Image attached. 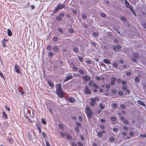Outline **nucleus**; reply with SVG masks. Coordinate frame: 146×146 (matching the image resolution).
I'll list each match as a JSON object with an SVG mask.
<instances>
[{
  "label": "nucleus",
  "instance_id": "nucleus-57",
  "mask_svg": "<svg viewBox=\"0 0 146 146\" xmlns=\"http://www.w3.org/2000/svg\"><path fill=\"white\" fill-rule=\"evenodd\" d=\"M91 43L93 45H94L95 46H96V43L95 42H91Z\"/></svg>",
  "mask_w": 146,
  "mask_h": 146
},
{
  "label": "nucleus",
  "instance_id": "nucleus-46",
  "mask_svg": "<svg viewBox=\"0 0 146 146\" xmlns=\"http://www.w3.org/2000/svg\"><path fill=\"white\" fill-rule=\"evenodd\" d=\"M53 40L54 41H56L58 40V38L56 37H54L53 38Z\"/></svg>",
  "mask_w": 146,
  "mask_h": 146
},
{
  "label": "nucleus",
  "instance_id": "nucleus-3",
  "mask_svg": "<svg viewBox=\"0 0 146 146\" xmlns=\"http://www.w3.org/2000/svg\"><path fill=\"white\" fill-rule=\"evenodd\" d=\"M14 70L15 72L18 74L20 73L21 72V70L18 65L16 64L15 65Z\"/></svg>",
  "mask_w": 146,
  "mask_h": 146
},
{
  "label": "nucleus",
  "instance_id": "nucleus-5",
  "mask_svg": "<svg viewBox=\"0 0 146 146\" xmlns=\"http://www.w3.org/2000/svg\"><path fill=\"white\" fill-rule=\"evenodd\" d=\"M85 94L86 95H89L91 94V92L89 87L88 86H86L85 88Z\"/></svg>",
  "mask_w": 146,
  "mask_h": 146
},
{
  "label": "nucleus",
  "instance_id": "nucleus-37",
  "mask_svg": "<svg viewBox=\"0 0 146 146\" xmlns=\"http://www.w3.org/2000/svg\"><path fill=\"white\" fill-rule=\"evenodd\" d=\"M122 89L124 90H126L127 89V88L126 86H124L122 87Z\"/></svg>",
  "mask_w": 146,
  "mask_h": 146
},
{
  "label": "nucleus",
  "instance_id": "nucleus-36",
  "mask_svg": "<svg viewBox=\"0 0 146 146\" xmlns=\"http://www.w3.org/2000/svg\"><path fill=\"white\" fill-rule=\"evenodd\" d=\"M113 107L114 108H116L117 107V105L116 104L114 103L113 104Z\"/></svg>",
  "mask_w": 146,
  "mask_h": 146
},
{
  "label": "nucleus",
  "instance_id": "nucleus-1",
  "mask_svg": "<svg viewBox=\"0 0 146 146\" xmlns=\"http://www.w3.org/2000/svg\"><path fill=\"white\" fill-rule=\"evenodd\" d=\"M56 93L60 98H62L64 97L63 90L62 88L61 85L60 84L56 85Z\"/></svg>",
  "mask_w": 146,
  "mask_h": 146
},
{
  "label": "nucleus",
  "instance_id": "nucleus-14",
  "mask_svg": "<svg viewBox=\"0 0 146 146\" xmlns=\"http://www.w3.org/2000/svg\"><path fill=\"white\" fill-rule=\"evenodd\" d=\"M2 116L4 118L7 119L8 118L7 115L4 111L2 112Z\"/></svg>",
  "mask_w": 146,
  "mask_h": 146
},
{
  "label": "nucleus",
  "instance_id": "nucleus-23",
  "mask_svg": "<svg viewBox=\"0 0 146 146\" xmlns=\"http://www.w3.org/2000/svg\"><path fill=\"white\" fill-rule=\"evenodd\" d=\"M73 50L74 52H77L78 51V49L76 47L74 48H73Z\"/></svg>",
  "mask_w": 146,
  "mask_h": 146
},
{
  "label": "nucleus",
  "instance_id": "nucleus-64",
  "mask_svg": "<svg viewBox=\"0 0 146 146\" xmlns=\"http://www.w3.org/2000/svg\"><path fill=\"white\" fill-rule=\"evenodd\" d=\"M58 30H59V31L60 33H63V30L61 29L60 28H59L58 29Z\"/></svg>",
  "mask_w": 146,
  "mask_h": 146
},
{
  "label": "nucleus",
  "instance_id": "nucleus-48",
  "mask_svg": "<svg viewBox=\"0 0 146 146\" xmlns=\"http://www.w3.org/2000/svg\"><path fill=\"white\" fill-rule=\"evenodd\" d=\"M121 108L123 109H125V106L124 105H121Z\"/></svg>",
  "mask_w": 146,
  "mask_h": 146
},
{
  "label": "nucleus",
  "instance_id": "nucleus-28",
  "mask_svg": "<svg viewBox=\"0 0 146 146\" xmlns=\"http://www.w3.org/2000/svg\"><path fill=\"white\" fill-rule=\"evenodd\" d=\"M3 46L4 47H5L6 46V43H5V42H4V41H2Z\"/></svg>",
  "mask_w": 146,
  "mask_h": 146
},
{
  "label": "nucleus",
  "instance_id": "nucleus-16",
  "mask_svg": "<svg viewBox=\"0 0 146 146\" xmlns=\"http://www.w3.org/2000/svg\"><path fill=\"white\" fill-rule=\"evenodd\" d=\"M7 35L9 36H11L12 35V33L10 29H8L7 30Z\"/></svg>",
  "mask_w": 146,
  "mask_h": 146
},
{
  "label": "nucleus",
  "instance_id": "nucleus-31",
  "mask_svg": "<svg viewBox=\"0 0 146 146\" xmlns=\"http://www.w3.org/2000/svg\"><path fill=\"white\" fill-rule=\"evenodd\" d=\"M79 72L80 73L82 74H84V72L82 70H79Z\"/></svg>",
  "mask_w": 146,
  "mask_h": 146
},
{
  "label": "nucleus",
  "instance_id": "nucleus-7",
  "mask_svg": "<svg viewBox=\"0 0 146 146\" xmlns=\"http://www.w3.org/2000/svg\"><path fill=\"white\" fill-rule=\"evenodd\" d=\"M57 6L59 10L65 7V6L64 5L61 4H58Z\"/></svg>",
  "mask_w": 146,
  "mask_h": 146
},
{
  "label": "nucleus",
  "instance_id": "nucleus-26",
  "mask_svg": "<svg viewBox=\"0 0 146 146\" xmlns=\"http://www.w3.org/2000/svg\"><path fill=\"white\" fill-rule=\"evenodd\" d=\"M59 128L60 129H61L62 130H63L64 127H63V125H62V124H59Z\"/></svg>",
  "mask_w": 146,
  "mask_h": 146
},
{
  "label": "nucleus",
  "instance_id": "nucleus-20",
  "mask_svg": "<svg viewBox=\"0 0 146 146\" xmlns=\"http://www.w3.org/2000/svg\"><path fill=\"white\" fill-rule=\"evenodd\" d=\"M59 10V9L58 7H57V6L56 7V8L54 10V11L53 12V13H56Z\"/></svg>",
  "mask_w": 146,
  "mask_h": 146
},
{
  "label": "nucleus",
  "instance_id": "nucleus-32",
  "mask_svg": "<svg viewBox=\"0 0 146 146\" xmlns=\"http://www.w3.org/2000/svg\"><path fill=\"white\" fill-rule=\"evenodd\" d=\"M52 48V46L50 45L48 46L47 49L48 50H50Z\"/></svg>",
  "mask_w": 146,
  "mask_h": 146
},
{
  "label": "nucleus",
  "instance_id": "nucleus-34",
  "mask_svg": "<svg viewBox=\"0 0 146 146\" xmlns=\"http://www.w3.org/2000/svg\"><path fill=\"white\" fill-rule=\"evenodd\" d=\"M113 66L115 68H116L117 67L118 65L116 63H113Z\"/></svg>",
  "mask_w": 146,
  "mask_h": 146
},
{
  "label": "nucleus",
  "instance_id": "nucleus-29",
  "mask_svg": "<svg viewBox=\"0 0 146 146\" xmlns=\"http://www.w3.org/2000/svg\"><path fill=\"white\" fill-rule=\"evenodd\" d=\"M78 58H79V60L82 62V60L83 59V57H80L79 56H78Z\"/></svg>",
  "mask_w": 146,
  "mask_h": 146
},
{
  "label": "nucleus",
  "instance_id": "nucleus-10",
  "mask_svg": "<svg viewBox=\"0 0 146 146\" xmlns=\"http://www.w3.org/2000/svg\"><path fill=\"white\" fill-rule=\"evenodd\" d=\"M104 62L108 64H111V62L109 60V59L107 58L106 59H105L104 60Z\"/></svg>",
  "mask_w": 146,
  "mask_h": 146
},
{
  "label": "nucleus",
  "instance_id": "nucleus-4",
  "mask_svg": "<svg viewBox=\"0 0 146 146\" xmlns=\"http://www.w3.org/2000/svg\"><path fill=\"white\" fill-rule=\"evenodd\" d=\"M121 46L119 45H117V46H113V49L117 52L119 51V49L121 48Z\"/></svg>",
  "mask_w": 146,
  "mask_h": 146
},
{
  "label": "nucleus",
  "instance_id": "nucleus-35",
  "mask_svg": "<svg viewBox=\"0 0 146 146\" xmlns=\"http://www.w3.org/2000/svg\"><path fill=\"white\" fill-rule=\"evenodd\" d=\"M60 134L63 137H64L65 135V133L63 132H60Z\"/></svg>",
  "mask_w": 146,
  "mask_h": 146
},
{
  "label": "nucleus",
  "instance_id": "nucleus-17",
  "mask_svg": "<svg viewBox=\"0 0 146 146\" xmlns=\"http://www.w3.org/2000/svg\"><path fill=\"white\" fill-rule=\"evenodd\" d=\"M100 107L102 109H103L105 108V106L102 103H101L99 104Z\"/></svg>",
  "mask_w": 146,
  "mask_h": 146
},
{
  "label": "nucleus",
  "instance_id": "nucleus-38",
  "mask_svg": "<svg viewBox=\"0 0 146 146\" xmlns=\"http://www.w3.org/2000/svg\"><path fill=\"white\" fill-rule=\"evenodd\" d=\"M135 81L137 83L139 82V79L137 77L135 78Z\"/></svg>",
  "mask_w": 146,
  "mask_h": 146
},
{
  "label": "nucleus",
  "instance_id": "nucleus-21",
  "mask_svg": "<svg viewBox=\"0 0 146 146\" xmlns=\"http://www.w3.org/2000/svg\"><path fill=\"white\" fill-rule=\"evenodd\" d=\"M93 86L96 89H98L99 88L98 86L96 84H93Z\"/></svg>",
  "mask_w": 146,
  "mask_h": 146
},
{
  "label": "nucleus",
  "instance_id": "nucleus-44",
  "mask_svg": "<svg viewBox=\"0 0 146 146\" xmlns=\"http://www.w3.org/2000/svg\"><path fill=\"white\" fill-rule=\"evenodd\" d=\"M46 146H50L49 143V142L48 141H46Z\"/></svg>",
  "mask_w": 146,
  "mask_h": 146
},
{
  "label": "nucleus",
  "instance_id": "nucleus-27",
  "mask_svg": "<svg viewBox=\"0 0 146 146\" xmlns=\"http://www.w3.org/2000/svg\"><path fill=\"white\" fill-rule=\"evenodd\" d=\"M110 119L113 121H115L116 120V118L115 117H111Z\"/></svg>",
  "mask_w": 146,
  "mask_h": 146
},
{
  "label": "nucleus",
  "instance_id": "nucleus-56",
  "mask_svg": "<svg viewBox=\"0 0 146 146\" xmlns=\"http://www.w3.org/2000/svg\"><path fill=\"white\" fill-rule=\"evenodd\" d=\"M72 146H77L76 143L74 142L72 143Z\"/></svg>",
  "mask_w": 146,
  "mask_h": 146
},
{
  "label": "nucleus",
  "instance_id": "nucleus-6",
  "mask_svg": "<svg viewBox=\"0 0 146 146\" xmlns=\"http://www.w3.org/2000/svg\"><path fill=\"white\" fill-rule=\"evenodd\" d=\"M95 102V99L94 98H92L91 100V102H90V106L92 107L94 106Z\"/></svg>",
  "mask_w": 146,
  "mask_h": 146
},
{
  "label": "nucleus",
  "instance_id": "nucleus-59",
  "mask_svg": "<svg viewBox=\"0 0 146 146\" xmlns=\"http://www.w3.org/2000/svg\"><path fill=\"white\" fill-rule=\"evenodd\" d=\"M60 17H62L64 16V13H61L60 14Z\"/></svg>",
  "mask_w": 146,
  "mask_h": 146
},
{
  "label": "nucleus",
  "instance_id": "nucleus-51",
  "mask_svg": "<svg viewBox=\"0 0 146 146\" xmlns=\"http://www.w3.org/2000/svg\"><path fill=\"white\" fill-rule=\"evenodd\" d=\"M113 131L117 133L118 131V129L117 128H115L113 129Z\"/></svg>",
  "mask_w": 146,
  "mask_h": 146
},
{
  "label": "nucleus",
  "instance_id": "nucleus-39",
  "mask_svg": "<svg viewBox=\"0 0 146 146\" xmlns=\"http://www.w3.org/2000/svg\"><path fill=\"white\" fill-rule=\"evenodd\" d=\"M114 138L113 137H110V140L112 141H113L114 140Z\"/></svg>",
  "mask_w": 146,
  "mask_h": 146
},
{
  "label": "nucleus",
  "instance_id": "nucleus-2",
  "mask_svg": "<svg viewBox=\"0 0 146 146\" xmlns=\"http://www.w3.org/2000/svg\"><path fill=\"white\" fill-rule=\"evenodd\" d=\"M86 113L87 114L88 117L90 118L92 117V115L93 114L92 111L90 110L89 107H86Z\"/></svg>",
  "mask_w": 146,
  "mask_h": 146
},
{
  "label": "nucleus",
  "instance_id": "nucleus-53",
  "mask_svg": "<svg viewBox=\"0 0 146 146\" xmlns=\"http://www.w3.org/2000/svg\"><path fill=\"white\" fill-rule=\"evenodd\" d=\"M121 84L123 85H124L126 84V82L124 81H122L121 82Z\"/></svg>",
  "mask_w": 146,
  "mask_h": 146
},
{
  "label": "nucleus",
  "instance_id": "nucleus-15",
  "mask_svg": "<svg viewBox=\"0 0 146 146\" xmlns=\"http://www.w3.org/2000/svg\"><path fill=\"white\" fill-rule=\"evenodd\" d=\"M125 3L126 7L127 8H129L130 5L129 3L127 2V1H125Z\"/></svg>",
  "mask_w": 146,
  "mask_h": 146
},
{
  "label": "nucleus",
  "instance_id": "nucleus-45",
  "mask_svg": "<svg viewBox=\"0 0 146 146\" xmlns=\"http://www.w3.org/2000/svg\"><path fill=\"white\" fill-rule=\"evenodd\" d=\"M101 16L103 18H105L106 17V15L105 14L102 13L101 14Z\"/></svg>",
  "mask_w": 146,
  "mask_h": 146
},
{
  "label": "nucleus",
  "instance_id": "nucleus-22",
  "mask_svg": "<svg viewBox=\"0 0 146 146\" xmlns=\"http://www.w3.org/2000/svg\"><path fill=\"white\" fill-rule=\"evenodd\" d=\"M42 122L44 124H46V122L44 118L42 119Z\"/></svg>",
  "mask_w": 146,
  "mask_h": 146
},
{
  "label": "nucleus",
  "instance_id": "nucleus-40",
  "mask_svg": "<svg viewBox=\"0 0 146 146\" xmlns=\"http://www.w3.org/2000/svg\"><path fill=\"white\" fill-rule=\"evenodd\" d=\"M82 16L83 19H86L87 18L86 15L84 14H82Z\"/></svg>",
  "mask_w": 146,
  "mask_h": 146
},
{
  "label": "nucleus",
  "instance_id": "nucleus-19",
  "mask_svg": "<svg viewBox=\"0 0 146 146\" xmlns=\"http://www.w3.org/2000/svg\"><path fill=\"white\" fill-rule=\"evenodd\" d=\"M66 136L68 139H70L72 138L71 136L68 134H66Z\"/></svg>",
  "mask_w": 146,
  "mask_h": 146
},
{
  "label": "nucleus",
  "instance_id": "nucleus-18",
  "mask_svg": "<svg viewBox=\"0 0 146 146\" xmlns=\"http://www.w3.org/2000/svg\"><path fill=\"white\" fill-rule=\"evenodd\" d=\"M53 50L55 52H58V48L57 46H54L53 48Z\"/></svg>",
  "mask_w": 146,
  "mask_h": 146
},
{
  "label": "nucleus",
  "instance_id": "nucleus-47",
  "mask_svg": "<svg viewBox=\"0 0 146 146\" xmlns=\"http://www.w3.org/2000/svg\"><path fill=\"white\" fill-rule=\"evenodd\" d=\"M111 92L113 93H115L116 92V90L114 89H112L111 90Z\"/></svg>",
  "mask_w": 146,
  "mask_h": 146
},
{
  "label": "nucleus",
  "instance_id": "nucleus-63",
  "mask_svg": "<svg viewBox=\"0 0 146 146\" xmlns=\"http://www.w3.org/2000/svg\"><path fill=\"white\" fill-rule=\"evenodd\" d=\"M94 99H95V100H96L98 101L99 100L100 98L98 97H95Z\"/></svg>",
  "mask_w": 146,
  "mask_h": 146
},
{
  "label": "nucleus",
  "instance_id": "nucleus-50",
  "mask_svg": "<svg viewBox=\"0 0 146 146\" xmlns=\"http://www.w3.org/2000/svg\"><path fill=\"white\" fill-rule=\"evenodd\" d=\"M116 80V79L114 77L112 78L111 79V81L114 82Z\"/></svg>",
  "mask_w": 146,
  "mask_h": 146
},
{
  "label": "nucleus",
  "instance_id": "nucleus-8",
  "mask_svg": "<svg viewBox=\"0 0 146 146\" xmlns=\"http://www.w3.org/2000/svg\"><path fill=\"white\" fill-rule=\"evenodd\" d=\"M73 76L70 75H69L64 80V81L66 82L69 80L72 79L73 78Z\"/></svg>",
  "mask_w": 146,
  "mask_h": 146
},
{
  "label": "nucleus",
  "instance_id": "nucleus-25",
  "mask_svg": "<svg viewBox=\"0 0 146 146\" xmlns=\"http://www.w3.org/2000/svg\"><path fill=\"white\" fill-rule=\"evenodd\" d=\"M121 19L124 22H126V19L124 17H121Z\"/></svg>",
  "mask_w": 146,
  "mask_h": 146
},
{
  "label": "nucleus",
  "instance_id": "nucleus-30",
  "mask_svg": "<svg viewBox=\"0 0 146 146\" xmlns=\"http://www.w3.org/2000/svg\"><path fill=\"white\" fill-rule=\"evenodd\" d=\"M139 136L141 137L145 138L146 137V135L145 134L140 135Z\"/></svg>",
  "mask_w": 146,
  "mask_h": 146
},
{
  "label": "nucleus",
  "instance_id": "nucleus-49",
  "mask_svg": "<svg viewBox=\"0 0 146 146\" xmlns=\"http://www.w3.org/2000/svg\"><path fill=\"white\" fill-rule=\"evenodd\" d=\"M76 125L78 127H81V125L80 123H76Z\"/></svg>",
  "mask_w": 146,
  "mask_h": 146
},
{
  "label": "nucleus",
  "instance_id": "nucleus-11",
  "mask_svg": "<svg viewBox=\"0 0 146 146\" xmlns=\"http://www.w3.org/2000/svg\"><path fill=\"white\" fill-rule=\"evenodd\" d=\"M68 101L70 102L73 103L75 101V99L71 97L68 99Z\"/></svg>",
  "mask_w": 146,
  "mask_h": 146
},
{
  "label": "nucleus",
  "instance_id": "nucleus-60",
  "mask_svg": "<svg viewBox=\"0 0 146 146\" xmlns=\"http://www.w3.org/2000/svg\"><path fill=\"white\" fill-rule=\"evenodd\" d=\"M49 55L50 56H53V54L52 52H50L49 53Z\"/></svg>",
  "mask_w": 146,
  "mask_h": 146
},
{
  "label": "nucleus",
  "instance_id": "nucleus-9",
  "mask_svg": "<svg viewBox=\"0 0 146 146\" xmlns=\"http://www.w3.org/2000/svg\"><path fill=\"white\" fill-rule=\"evenodd\" d=\"M83 79L86 82L87 81H89L90 80V78L88 76H86L84 77Z\"/></svg>",
  "mask_w": 146,
  "mask_h": 146
},
{
  "label": "nucleus",
  "instance_id": "nucleus-41",
  "mask_svg": "<svg viewBox=\"0 0 146 146\" xmlns=\"http://www.w3.org/2000/svg\"><path fill=\"white\" fill-rule=\"evenodd\" d=\"M118 94L119 95L121 96L123 95V93L121 91H119L118 92Z\"/></svg>",
  "mask_w": 146,
  "mask_h": 146
},
{
  "label": "nucleus",
  "instance_id": "nucleus-52",
  "mask_svg": "<svg viewBox=\"0 0 146 146\" xmlns=\"http://www.w3.org/2000/svg\"><path fill=\"white\" fill-rule=\"evenodd\" d=\"M78 146H83V145L79 142L78 143Z\"/></svg>",
  "mask_w": 146,
  "mask_h": 146
},
{
  "label": "nucleus",
  "instance_id": "nucleus-43",
  "mask_svg": "<svg viewBox=\"0 0 146 146\" xmlns=\"http://www.w3.org/2000/svg\"><path fill=\"white\" fill-rule=\"evenodd\" d=\"M56 19L58 21H60L62 20V19L61 17H57Z\"/></svg>",
  "mask_w": 146,
  "mask_h": 146
},
{
  "label": "nucleus",
  "instance_id": "nucleus-13",
  "mask_svg": "<svg viewBox=\"0 0 146 146\" xmlns=\"http://www.w3.org/2000/svg\"><path fill=\"white\" fill-rule=\"evenodd\" d=\"M137 102L138 104H139L140 105H141L143 106H145V104L143 102H142V101H141V100L138 101Z\"/></svg>",
  "mask_w": 146,
  "mask_h": 146
},
{
  "label": "nucleus",
  "instance_id": "nucleus-61",
  "mask_svg": "<svg viewBox=\"0 0 146 146\" xmlns=\"http://www.w3.org/2000/svg\"><path fill=\"white\" fill-rule=\"evenodd\" d=\"M124 123L127 124H129V122L127 120H125L124 121Z\"/></svg>",
  "mask_w": 146,
  "mask_h": 146
},
{
  "label": "nucleus",
  "instance_id": "nucleus-55",
  "mask_svg": "<svg viewBox=\"0 0 146 146\" xmlns=\"http://www.w3.org/2000/svg\"><path fill=\"white\" fill-rule=\"evenodd\" d=\"M131 59L134 62H136L137 61L136 60L135 58L132 57V58Z\"/></svg>",
  "mask_w": 146,
  "mask_h": 146
},
{
  "label": "nucleus",
  "instance_id": "nucleus-24",
  "mask_svg": "<svg viewBox=\"0 0 146 146\" xmlns=\"http://www.w3.org/2000/svg\"><path fill=\"white\" fill-rule=\"evenodd\" d=\"M102 135H103V134H102V133L100 132H98V136L99 137H102Z\"/></svg>",
  "mask_w": 146,
  "mask_h": 146
},
{
  "label": "nucleus",
  "instance_id": "nucleus-12",
  "mask_svg": "<svg viewBox=\"0 0 146 146\" xmlns=\"http://www.w3.org/2000/svg\"><path fill=\"white\" fill-rule=\"evenodd\" d=\"M47 82L49 85V86L51 87H54V85L52 82L48 80L47 81Z\"/></svg>",
  "mask_w": 146,
  "mask_h": 146
},
{
  "label": "nucleus",
  "instance_id": "nucleus-33",
  "mask_svg": "<svg viewBox=\"0 0 146 146\" xmlns=\"http://www.w3.org/2000/svg\"><path fill=\"white\" fill-rule=\"evenodd\" d=\"M134 57L135 58H139V55L137 54L136 53H134Z\"/></svg>",
  "mask_w": 146,
  "mask_h": 146
},
{
  "label": "nucleus",
  "instance_id": "nucleus-58",
  "mask_svg": "<svg viewBox=\"0 0 146 146\" xmlns=\"http://www.w3.org/2000/svg\"><path fill=\"white\" fill-rule=\"evenodd\" d=\"M106 87L107 88L109 89L110 88V85L108 84L106 85Z\"/></svg>",
  "mask_w": 146,
  "mask_h": 146
},
{
  "label": "nucleus",
  "instance_id": "nucleus-42",
  "mask_svg": "<svg viewBox=\"0 0 146 146\" xmlns=\"http://www.w3.org/2000/svg\"><path fill=\"white\" fill-rule=\"evenodd\" d=\"M37 128H38V131H39V133H41V128H40V127L39 126H38Z\"/></svg>",
  "mask_w": 146,
  "mask_h": 146
},
{
  "label": "nucleus",
  "instance_id": "nucleus-54",
  "mask_svg": "<svg viewBox=\"0 0 146 146\" xmlns=\"http://www.w3.org/2000/svg\"><path fill=\"white\" fill-rule=\"evenodd\" d=\"M75 130L76 132H78L80 130L78 127H76L75 128Z\"/></svg>",
  "mask_w": 146,
  "mask_h": 146
},
{
  "label": "nucleus",
  "instance_id": "nucleus-62",
  "mask_svg": "<svg viewBox=\"0 0 146 146\" xmlns=\"http://www.w3.org/2000/svg\"><path fill=\"white\" fill-rule=\"evenodd\" d=\"M79 120H80V121H82L83 120V118L81 116H80L79 117Z\"/></svg>",
  "mask_w": 146,
  "mask_h": 146
}]
</instances>
